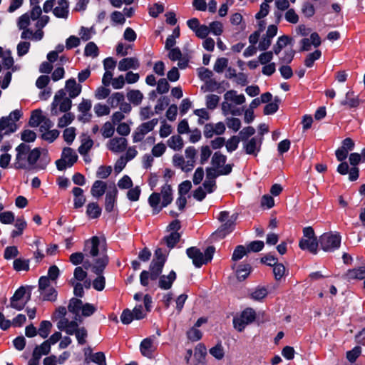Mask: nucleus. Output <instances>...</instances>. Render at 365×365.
I'll list each match as a JSON object with an SVG mask.
<instances>
[{
  "label": "nucleus",
  "instance_id": "c9c22d12",
  "mask_svg": "<svg viewBox=\"0 0 365 365\" xmlns=\"http://www.w3.org/2000/svg\"><path fill=\"white\" fill-rule=\"evenodd\" d=\"M180 235L178 232H172L170 234L163 237L164 242L170 249H173L180 241Z\"/></svg>",
  "mask_w": 365,
  "mask_h": 365
},
{
  "label": "nucleus",
  "instance_id": "b1692460",
  "mask_svg": "<svg viewBox=\"0 0 365 365\" xmlns=\"http://www.w3.org/2000/svg\"><path fill=\"white\" fill-rule=\"evenodd\" d=\"M160 195L163 198V207H167L173 201V190L171 185L165 183L161 187Z\"/></svg>",
  "mask_w": 365,
  "mask_h": 365
},
{
  "label": "nucleus",
  "instance_id": "a211bd4d",
  "mask_svg": "<svg viewBox=\"0 0 365 365\" xmlns=\"http://www.w3.org/2000/svg\"><path fill=\"white\" fill-rule=\"evenodd\" d=\"M117 195L118 190L115 186L111 190L106 192L105 197V210L107 212H111L113 210Z\"/></svg>",
  "mask_w": 365,
  "mask_h": 365
},
{
  "label": "nucleus",
  "instance_id": "13d9d810",
  "mask_svg": "<svg viewBox=\"0 0 365 365\" xmlns=\"http://www.w3.org/2000/svg\"><path fill=\"white\" fill-rule=\"evenodd\" d=\"M220 98L215 94L206 96V106L210 110H214L218 105Z\"/></svg>",
  "mask_w": 365,
  "mask_h": 365
},
{
  "label": "nucleus",
  "instance_id": "393cba45",
  "mask_svg": "<svg viewBox=\"0 0 365 365\" xmlns=\"http://www.w3.org/2000/svg\"><path fill=\"white\" fill-rule=\"evenodd\" d=\"M61 158L66 160H67L68 168L72 167L78 160V155L73 150L69 147H66L63 149Z\"/></svg>",
  "mask_w": 365,
  "mask_h": 365
},
{
  "label": "nucleus",
  "instance_id": "72a5a7b5",
  "mask_svg": "<svg viewBox=\"0 0 365 365\" xmlns=\"http://www.w3.org/2000/svg\"><path fill=\"white\" fill-rule=\"evenodd\" d=\"M158 123V118H153L149 121L141 123L137 129L144 135L152 131Z\"/></svg>",
  "mask_w": 365,
  "mask_h": 365
},
{
  "label": "nucleus",
  "instance_id": "5fc2aeb1",
  "mask_svg": "<svg viewBox=\"0 0 365 365\" xmlns=\"http://www.w3.org/2000/svg\"><path fill=\"white\" fill-rule=\"evenodd\" d=\"M51 351V345L48 341H44L41 345L36 346L33 351H36L41 358L43 355H47Z\"/></svg>",
  "mask_w": 365,
  "mask_h": 365
},
{
  "label": "nucleus",
  "instance_id": "6e6552de",
  "mask_svg": "<svg viewBox=\"0 0 365 365\" xmlns=\"http://www.w3.org/2000/svg\"><path fill=\"white\" fill-rule=\"evenodd\" d=\"M26 294V289L25 287L21 286L19 288H18L10 299L11 307L18 311L22 310L24 308L26 303L21 302L20 301L23 299Z\"/></svg>",
  "mask_w": 365,
  "mask_h": 365
},
{
  "label": "nucleus",
  "instance_id": "f257e3e1",
  "mask_svg": "<svg viewBox=\"0 0 365 365\" xmlns=\"http://www.w3.org/2000/svg\"><path fill=\"white\" fill-rule=\"evenodd\" d=\"M215 251V248L213 246L207 247L204 253L197 247H190L186 250V254L192 259L193 265L200 268L212 259Z\"/></svg>",
  "mask_w": 365,
  "mask_h": 365
},
{
  "label": "nucleus",
  "instance_id": "f3484780",
  "mask_svg": "<svg viewBox=\"0 0 365 365\" xmlns=\"http://www.w3.org/2000/svg\"><path fill=\"white\" fill-rule=\"evenodd\" d=\"M340 104L349 108H355L359 106L360 100L358 95H356L353 91H349L346 93L345 98L341 101Z\"/></svg>",
  "mask_w": 365,
  "mask_h": 365
},
{
  "label": "nucleus",
  "instance_id": "e433bc0d",
  "mask_svg": "<svg viewBox=\"0 0 365 365\" xmlns=\"http://www.w3.org/2000/svg\"><path fill=\"white\" fill-rule=\"evenodd\" d=\"M93 145V140L89 137L82 139L81 144L78 148L80 155L85 156Z\"/></svg>",
  "mask_w": 365,
  "mask_h": 365
},
{
  "label": "nucleus",
  "instance_id": "338daca9",
  "mask_svg": "<svg viewBox=\"0 0 365 365\" xmlns=\"http://www.w3.org/2000/svg\"><path fill=\"white\" fill-rule=\"evenodd\" d=\"M15 220L14 214L11 211H6L0 213V222L2 224L10 225Z\"/></svg>",
  "mask_w": 365,
  "mask_h": 365
},
{
  "label": "nucleus",
  "instance_id": "4d7b16f0",
  "mask_svg": "<svg viewBox=\"0 0 365 365\" xmlns=\"http://www.w3.org/2000/svg\"><path fill=\"white\" fill-rule=\"evenodd\" d=\"M63 137L64 140L68 144L71 145L76 137V128L73 127H69L66 128L63 133Z\"/></svg>",
  "mask_w": 365,
  "mask_h": 365
},
{
  "label": "nucleus",
  "instance_id": "412c9836",
  "mask_svg": "<svg viewBox=\"0 0 365 365\" xmlns=\"http://www.w3.org/2000/svg\"><path fill=\"white\" fill-rule=\"evenodd\" d=\"M109 262V258L106 254L95 259V265L93 266V272L96 274H101Z\"/></svg>",
  "mask_w": 365,
  "mask_h": 365
},
{
  "label": "nucleus",
  "instance_id": "a878e982",
  "mask_svg": "<svg viewBox=\"0 0 365 365\" xmlns=\"http://www.w3.org/2000/svg\"><path fill=\"white\" fill-rule=\"evenodd\" d=\"M227 161V156L221 153L220 151L215 152L212 159L211 164L212 168H216L217 170L221 169L225 165Z\"/></svg>",
  "mask_w": 365,
  "mask_h": 365
},
{
  "label": "nucleus",
  "instance_id": "052dcab7",
  "mask_svg": "<svg viewBox=\"0 0 365 365\" xmlns=\"http://www.w3.org/2000/svg\"><path fill=\"white\" fill-rule=\"evenodd\" d=\"M170 103V99L167 96H162L158 100L155 106V113H161Z\"/></svg>",
  "mask_w": 365,
  "mask_h": 365
},
{
  "label": "nucleus",
  "instance_id": "6ab92c4d",
  "mask_svg": "<svg viewBox=\"0 0 365 365\" xmlns=\"http://www.w3.org/2000/svg\"><path fill=\"white\" fill-rule=\"evenodd\" d=\"M153 338H154V336L145 338L142 340L140 344V353L143 356L148 358H151L154 351Z\"/></svg>",
  "mask_w": 365,
  "mask_h": 365
},
{
  "label": "nucleus",
  "instance_id": "09e8293b",
  "mask_svg": "<svg viewBox=\"0 0 365 365\" xmlns=\"http://www.w3.org/2000/svg\"><path fill=\"white\" fill-rule=\"evenodd\" d=\"M41 294L43 295V301L55 302L57 299L58 292L54 287H48Z\"/></svg>",
  "mask_w": 365,
  "mask_h": 365
},
{
  "label": "nucleus",
  "instance_id": "7ed1b4c3",
  "mask_svg": "<svg viewBox=\"0 0 365 365\" xmlns=\"http://www.w3.org/2000/svg\"><path fill=\"white\" fill-rule=\"evenodd\" d=\"M341 236L337 232H325L319 238L321 249L327 252H333L340 247Z\"/></svg>",
  "mask_w": 365,
  "mask_h": 365
},
{
  "label": "nucleus",
  "instance_id": "3c124183",
  "mask_svg": "<svg viewBox=\"0 0 365 365\" xmlns=\"http://www.w3.org/2000/svg\"><path fill=\"white\" fill-rule=\"evenodd\" d=\"M278 102H279L278 97H275L274 102L268 103L264 108V115H272V114L275 113L279 109V106L277 103Z\"/></svg>",
  "mask_w": 365,
  "mask_h": 365
},
{
  "label": "nucleus",
  "instance_id": "7c9ffc66",
  "mask_svg": "<svg viewBox=\"0 0 365 365\" xmlns=\"http://www.w3.org/2000/svg\"><path fill=\"white\" fill-rule=\"evenodd\" d=\"M45 116L42 115V111L40 109H36L32 111L29 124L31 127H38L43 121Z\"/></svg>",
  "mask_w": 365,
  "mask_h": 365
},
{
  "label": "nucleus",
  "instance_id": "6e6d98bb",
  "mask_svg": "<svg viewBox=\"0 0 365 365\" xmlns=\"http://www.w3.org/2000/svg\"><path fill=\"white\" fill-rule=\"evenodd\" d=\"M114 126L109 121L106 122L101 128V133L104 138H111L114 134Z\"/></svg>",
  "mask_w": 365,
  "mask_h": 365
},
{
  "label": "nucleus",
  "instance_id": "2f4dec72",
  "mask_svg": "<svg viewBox=\"0 0 365 365\" xmlns=\"http://www.w3.org/2000/svg\"><path fill=\"white\" fill-rule=\"evenodd\" d=\"M349 279H363L365 278V267L349 269L346 273Z\"/></svg>",
  "mask_w": 365,
  "mask_h": 365
},
{
  "label": "nucleus",
  "instance_id": "cd10ccee",
  "mask_svg": "<svg viewBox=\"0 0 365 365\" xmlns=\"http://www.w3.org/2000/svg\"><path fill=\"white\" fill-rule=\"evenodd\" d=\"M41 152L40 148H35L29 150L26 165H28L31 168H35L38 159L40 158Z\"/></svg>",
  "mask_w": 365,
  "mask_h": 365
},
{
  "label": "nucleus",
  "instance_id": "864d4df0",
  "mask_svg": "<svg viewBox=\"0 0 365 365\" xmlns=\"http://www.w3.org/2000/svg\"><path fill=\"white\" fill-rule=\"evenodd\" d=\"M198 76L200 78L201 81H203L205 82V84H207V81L212 80V76H213L212 71L210 69L205 68V67H200L197 69Z\"/></svg>",
  "mask_w": 365,
  "mask_h": 365
},
{
  "label": "nucleus",
  "instance_id": "9d476101",
  "mask_svg": "<svg viewBox=\"0 0 365 365\" xmlns=\"http://www.w3.org/2000/svg\"><path fill=\"white\" fill-rule=\"evenodd\" d=\"M100 240L98 237L93 236L85 242L83 251L86 255L91 257H97L99 253Z\"/></svg>",
  "mask_w": 365,
  "mask_h": 365
},
{
  "label": "nucleus",
  "instance_id": "774afa93",
  "mask_svg": "<svg viewBox=\"0 0 365 365\" xmlns=\"http://www.w3.org/2000/svg\"><path fill=\"white\" fill-rule=\"evenodd\" d=\"M285 267L278 262L273 266V273L276 280H280L285 273Z\"/></svg>",
  "mask_w": 365,
  "mask_h": 365
},
{
  "label": "nucleus",
  "instance_id": "bb28decb",
  "mask_svg": "<svg viewBox=\"0 0 365 365\" xmlns=\"http://www.w3.org/2000/svg\"><path fill=\"white\" fill-rule=\"evenodd\" d=\"M292 38L287 35H282L279 36L273 46V52L276 55H278L281 51L290 43Z\"/></svg>",
  "mask_w": 365,
  "mask_h": 365
},
{
  "label": "nucleus",
  "instance_id": "c756f323",
  "mask_svg": "<svg viewBox=\"0 0 365 365\" xmlns=\"http://www.w3.org/2000/svg\"><path fill=\"white\" fill-rule=\"evenodd\" d=\"M102 210L97 202H90L87 205L86 214L89 218L97 219L101 215Z\"/></svg>",
  "mask_w": 365,
  "mask_h": 365
},
{
  "label": "nucleus",
  "instance_id": "de8ad7c7",
  "mask_svg": "<svg viewBox=\"0 0 365 365\" xmlns=\"http://www.w3.org/2000/svg\"><path fill=\"white\" fill-rule=\"evenodd\" d=\"M209 352L217 360H221L225 356L224 349L221 343H218L215 346L210 349Z\"/></svg>",
  "mask_w": 365,
  "mask_h": 365
},
{
  "label": "nucleus",
  "instance_id": "37998d69",
  "mask_svg": "<svg viewBox=\"0 0 365 365\" xmlns=\"http://www.w3.org/2000/svg\"><path fill=\"white\" fill-rule=\"evenodd\" d=\"M98 48L94 42L91 41L86 44L84 49V55L86 56L96 58L98 56Z\"/></svg>",
  "mask_w": 365,
  "mask_h": 365
},
{
  "label": "nucleus",
  "instance_id": "dca6fc26",
  "mask_svg": "<svg viewBox=\"0 0 365 365\" xmlns=\"http://www.w3.org/2000/svg\"><path fill=\"white\" fill-rule=\"evenodd\" d=\"M139 66L138 58L134 57L124 58L119 61L118 68L120 71H126L130 68L137 69Z\"/></svg>",
  "mask_w": 365,
  "mask_h": 365
},
{
  "label": "nucleus",
  "instance_id": "a19ab883",
  "mask_svg": "<svg viewBox=\"0 0 365 365\" xmlns=\"http://www.w3.org/2000/svg\"><path fill=\"white\" fill-rule=\"evenodd\" d=\"M13 267L17 272L28 271L29 270V259H16L13 262Z\"/></svg>",
  "mask_w": 365,
  "mask_h": 365
},
{
  "label": "nucleus",
  "instance_id": "1a4fd4ad",
  "mask_svg": "<svg viewBox=\"0 0 365 365\" xmlns=\"http://www.w3.org/2000/svg\"><path fill=\"white\" fill-rule=\"evenodd\" d=\"M232 164H227L221 169H216L212 167L206 168V178L208 180H215V178L219 175H227L231 173L232 170Z\"/></svg>",
  "mask_w": 365,
  "mask_h": 365
},
{
  "label": "nucleus",
  "instance_id": "603ef678",
  "mask_svg": "<svg viewBox=\"0 0 365 365\" xmlns=\"http://www.w3.org/2000/svg\"><path fill=\"white\" fill-rule=\"evenodd\" d=\"M206 86V91L213 92L217 91L219 93L223 92L225 89L221 88V83L217 82L215 79L207 81Z\"/></svg>",
  "mask_w": 365,
  "mask_h": 365
},
{
  "label": "nucleus",
  "instance_id": "a18cd8bd",
  "mask_svg": "<svg viewBox=\"0 0 365 365\" xmlns=\"http://www.w3.org/2000/svg\"><path fill=\"white\" fill-rule=\"evenodd\" d=\"M322 56V52L319 50H315L314 52L307 55L304 60V64L307 68L313 66L315 61L318 60Z\"/></svg>",
  "mask_w": 365,
  "mask_h": 365
},
{
  "label": "nucleus",
  "instance_id": "79ce46f5",
  "mask_svg": "<svg viewBox=\"0 0 365 365\" xmlns=\"http://www.w3.org/2000/svg\"><path fill=\"white\" fill-rule=\"evenodd\" d=\"M124 94L123 93L116 92L110 96L108 99V103L112 108H116L118 105L124 101Z\"/></svg>",
  "mask_w": 365,
  "mask_h": 365
},
{
  "label": "nucleus",
  "instance_id": "f8f14e48",
  "mask_svg": "<svg viewBox=\"0 0 365 365\" xmlns=\"http://www.w3.org/2000/svg\"><path fill=\"white\" fill-rule=\"evenodd\" d=\"M58 5L53 9V14L56 18L66 19L69 14V3L68 0H58Z\"/></svg>",
  "mask_w": 365,
  "mask_h": 365
},
{
  "label": "nucleus",
  "instance_id": "4468645a",
  "mask_svg": "<svg viewBox=\"0 0 365 365\" xmlns=\"http://www.w3.org/2000/svg\"><path fill=\"white\" fill-rule=\"evenodd\" d=\"M176 273L171 270L168 275L161 274L158 279V287L163 290H168L173 286V282L176 279Z\"/></svg>",
  "mask_w": 365,
  "mask_h": 365
},
{
  "label": "nucleus",
  "instance_id": "20e7f679",
  "mask_svg": "<svg viewBox=\"0 0 365 365\" xmlns=\"http://www.w3.org/2000/svg\"><path fill=\"white\" fill-rule=\"evenodd\" d=\"M165 264L151 261L149 265V271L143 270L140 274V282L143 287L149 284V279L155 281L161 275Z\"/></svg>",
  "mask_w": 365,
  "mask_h": 365
},
{
  "label": "nucleus",
  "instance_id": "bf43d9fd",
  "mask_svg": "<svg viewBox=\"0 0 365 365\" xmlns=\"http://www.w3.org/2000/svg\"><path fill=\"white\" fill-rule=\"evenodd\" d=\"M36 139V134L31 130H24L21 133V140L26 143L34 142Z\"/></svg>",
  "mask_w": 365,
  "mask_h": 365
},
{
  "label": "nucleus",
  "instance_id": "c03bdc74",
  "mask_svg": "<svg viewBox=\"0 0 365 365\" xmlns=\"http://www.w3.org/2000/svg\"><path fill=\"white\" fill-rule=\"evenodd\" d=\"M50 163V158L48 156V150H43V153L41 154L38 163L36 165L35 168L38 170H44L48 164Z\"/></svg>",
  "mask_w": 365,
  "mask_h": 365
},
{
  "label": "nucleus",
  "instance_id": "69168bd1",
  "mask_svg": "<svg viewBox=\"0 0 365 365\" xmlns=\"http://www.w3.org/2000/svg\"><path fill=\"white\" fill-rule=\"evenodd\" d=\"M60 133L58 130L53 129L44 132L41 135V138L48 143H53L59 135Z\"/></svg>",
  "mask_w": 365,
  "mask_h": 365
},
{
  "label": "nucleus",
  "instance_id": "39448f33",
  "mask_svg": "<svg viewBox=\"0 0 365 365\" xmlns=\"http://www.w3.org/2000/svg\"><path fill=\"white\" fill-rule=\"evenodd\" d=\"M256 318V312L252 308H246L240 316L234 317L233 327L239 332H242L247 325L252 323Z\"/></svg>",
  "mask_w": 365,
  "mask_h": 365
},
{
  "label": "nucleus",
  "instance_id": "c85d7f7f",
  "mask_svg": "<svg viewBox=\"0 0 365 365\" xmlns=\"http://www.w3.org/2000/svg\"><path fill=\"white\" fill-rule=\"evenodd\" d=\"M252 267L249 264H241L236 270V276L240 282L244 281L250 274Z\"/></svg>",
  "mask_w": 365,
  "mask_h": 365
},
{
  "label": "nucleus",
  "instance_id": "0eeeda50",
  "mask_svg": "<svg viewBox=\"0 0 365 365\" xmlns=\"http://www.w3.org/2000/svg\"><path fill=\"white\" fill-rule=\"evenodd\" d=\"M262 143V138L253 137L248 140L243 142V149L247 155L257 156L260 151Z\"/></svg>",
  "mask_w": 365,
  "mask_h": 365
},
{
  "label": "nucleus",
  "instance_id": "423d86ee",
  "mask_svg": "<svg viewBox=\"0 0 365 365\" xmlns=\"http://www.w3.org/2000/svg\"><path fill=\"white\" fill-rule=\"evenodd\" d=\"M30 150V145L20 143L15 149L16 154L14 166L16 169H26V163Z\"/></svg>",
  "mask_w": 365,
  "mask_h": 365
},
{
  "label": "nucleus",
  "instance_id": "ddd939ff",
  "mask_svg": "<svg viewBox=\"0 0 365 365\" xmlns=\"http://www.w3.org/2000/svg\"><path fill=\"white\" fill-rule=\"evenodd\" d=\"M319 245V240L302 238L299 242V247L302 250H308L311 253L316 255Z\"/></svg>",
  "mask_w": 365,
  "mask_h": 365
},
{
  "label": "nucleus",
  "instance_id": "f03ea898",
  "mask_svg": "<svg viewBox=\"0 0 365 365\" xmlns=\"http://www.w3.org/2000/svg\"><path fill=\"white\" fill-rule=\"evenodd\" d=\"M58 106H59V111L62 113H69L68 111L72 107L71 98L66 97L63 89L58 91L53 97L51 105V113L52 115L56 116L58 115Z\"/></svg>",
  "mask_w": 365,
  "mask_h": 365
},
{
  "label": "nucleus",
  "instance_id": "aec40b11",
  "mask_svg": "<svg viewBox=\"0 0 365 365\" xmlns=\"http://www.w3.org/2000/svg\"><path fill=\"white\" fill-rule=\"evenodd\" d=\"M148 204L153 209V214L157 215L158 214L163 208V202H160V194L159 192H153L148 197Z\"/></svg>",
  "mask_w": 365,
  "mask_h": 365
},
{
  "label": "nucleus",
  "instance_id": "58836bf2",
  "mask_svg": "<svg viewBox=\"0 0 365 365\" xmlns=\"http://www.w3.org/2000/svg\"><path fill=\"white\" fill-rule=\"evenodd\" d=\"M168 145L174 150H180L183 147V140L180 135H173L168 139Z\"/></svg>",
  "mask_w": 365,
  "mask_h": 365
},
{
  "label": "nucleus",
  "instance_id": "9b49d317",
  "mask_svg": "<svg viewBox=\"0 0 365 365\" xmlns=\"http://www.w3.org/2000/svg\"><path fill=\"white\" fill-rule=\"evenodd\" d=\"M128 145V141L125 138H113L110 140L108 148L115 153L124 151Z\"/></svg>",
  "mask_w": 365,
  "mask_h": 365
},
{
  "label": "nucleus",
  "instance_id": "2eb2a0df",
  "mask_svg": "<svg viewBox=\"0 0 365 365\" xmlns=\"http://www.w3.org/2000/svg\"><path fill=\"white\" fill-rule=\"evenodd\" d=\"M65 88L68 92L69 97L75 98L81 93L82 86L76 83L75 78H71L66 81Z\"/></svg>",
  "mask_w": 365,
  "mask_h": 365
},
{
  "label": "nucleus",
  "instance_id": "5701e85b",
  "mask_svg": "<svg viewBox=\"0 0 365 365\" xmlns=\"http://www.w3.org/2000/svg\"><path fill=\"white\" fill-rule=\"evenodd\" d=\"M74 195L73 206L76 209L82 207L86 202V197L83 195V190L81 187H74L72 190Z\"/></svg>",
  "mask_w": 365,
  "mask_h": 365
},
{
  "label": "nucleus",
  "instance_id": "4be33fe9",
  "mask_svg": "<svg viewBox=\"0 0 365 365\" xmlns=\"http://www.w3.org/2000/svg\"><path fill=\"white\" fill-rule=\"evenodd\" d=\"M106 188V183L102 180H98L93 182L91 189V193L93 197L98 199L104 195Z\"/></svg>",
  "mask_w": 365,
  "mask_h": 365
},
{
  "label": "nucleus",
  "instance_id": "0e129e2a",
  "mask_svg": "<svg viewBox=\"0 0 365 365\" xmlns=\"http://www.w3.org/2000/svg\"><path fill=\"white\" fill-rule=\"evenodd\" d=\"M94 111L97 116L101 117L110 113V108L106 105L98 103L94 106Z\"/></svg>",
  "mask_w": 365,
  "mask_h": 365
},
{
  "label": "nucleus",
  "instance_id": "680f3d73",
  "mask_svg": "<svg viewBox=\"0 0 365 365\" xmlns=\"http://www.w3.org/2000/svg\"><path fill=\"white\" fill-rule=\"evenodd\" d=\"M247 252H248L247 249H246L243 245H238L233 251L232 259L233 261H238L241 259Z\"/></svg>",
  "mask_w": 365,
  "mask_h": 365
},
{
  "label": "nucleus",
  "instance_id": "49530a36",
  "mask_svg": "<svg viewBox=\"0 0 365 365\" xmlns=\"http://www.w3.org/2000/svg\"><path fill=\"white\" fill-rule=\"evenodd\" d=\"M75 115L72 113H65V114L58 119V127L65 128L70 125L74 120Z\"/></svg>",
  "mask_w": 365,
  "mask_h": 365
},
{
  "label": "nucleus",
  "instance_id": "ea45409f",
  "mask_svg": "<svg viewBox=\"0 0 365 365\" xmlns=\"http://www.w3.org/2000/svg\"><path fill=\"white\" fill-rule=\"evenodd\" d=\"M51 327L52 324L51 323V322L43 320L40 324L38 333L41 337H42L43 339H46L48 337L51 331Z\"/></svg>",
  "mask_w": 365,
  "mask_h": 365
},
{
  "label": "nucleus",
  "instance_id": "f704fd0d",
  "mask_svg": "<svg viewBox=\"0 0 365 365\" xmlns=\"http://www.w3.org/2000/svg\"><path fill=\"white\" fill-rule=\"evenodd\" d=\"M127 98L133 105L138 106L143 101V95L139 90H131L127 93Z\"/></svg>",
  "mask_w": 365,
  "mask_h": 365
},
{
  "label": "nucleus",
  "instance_id": "4c0bfd02",
  "mask_svg": "<svg viewBox=\"0 0 365 365\" xmlns=\"http://www.w3.org/2000/svg\"><path fill=\"white\" fill-rule=\"evenodd\" d=\"M235 225L231 223L228 220L218 228L216 232V234L219 235L220 237H225L227 234L230 233L235 229Z\"/></svg>",
  "mask_w": 365,
  "mask_h": 365
},
{
  "label": "nucleus",
  "instance_id": "473e14b6",
  "mask_svg": "<svg viewBox=\"0 0 365 365\" xmlns=\"http://www.w3.org/2000/svg\"><path fill=\"white\" fill-rule=\"evenodd\" d=\"M82 304L83 302L81 299L73 297L69 301L68 310L69 312L78 316V314L82 309Z\"/></svg>",
  "mask_w": 365,
  "mask_h": 365
},
{
  "label": "nucleus",
  "instance_id": "8fccbe9b",
  "mask_svg": "<svg viewBox=\"0 0 365 365\" xmlns=\"http://www.w3.org/2000/svg\"><path fill=\"white\" fill-rule=\"evenodd\" d=\"M240 139L238 136L234 135L227 140L226 142L225 146L227 152L232 153L238 148L239 143L240 142Z\"/></svg>",
  "mask_w": 365,
  "mask_h": 365
},
{
  "label": "nucleus",
  "instance_id": "e2e57ef3",
  "mask_svg": "<svg viewBox=\"0 0 365 365\" xmlns=\"http://www.w3.org/2000/svg\"><path fill=\"white\" fill-rule=\"evenodd\" d=\"M228 59L225 57L218 58L214 65V71L218 73L223 72L224 69L227 67Z\"/></svg>",
  "mask_w": 365,
  "mask_h": 365
}]
</instances>
